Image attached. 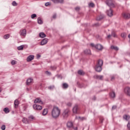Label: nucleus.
<instances>
[{"mask_svg": "<svg viewBox=\"0 0 130 130\" xmlns=\"http://www.w3.org/2000/svg\"><path fill=\"white\" fill-rule=\"evenodd\" d=\"M60 114V109L57 107H54L51 111V115L53 118H57Z\"/></svg>", "mask_w": 130, "mask_h": 130, "instance_id": "nucleus-1", "label": "nucleus"}, {"mask_svg": "<svg viewBox=\"0 0 130 130\" xmlns=\"http://www.w3.org/2000/svg\"><path fill=\"white\" fill-rule=\"evenodd\" d=\"M102 66H103V60L101 59L99 60L98 61V63L95 67V70L96 72H101L102 71Z\"/></svg>", "mask_w": 130, "mask_h": 130, "instance_id": "nucleus-2", "label": "nucleus"}, {"mask_svg": "<svg viewBox=\"0 0 130 130\" xmlns=\"http://www.w3.org/2000/svg\"><path fill=\"white\" fill-rule=\"evenodd\" d=\"M90 46H91L92 47H94L96 49H98V50H102L103 49V46H102V45H101V44H98L95 46L94 44L91 43L90 44Z\"/></svg>", "mask_w": 130, "mask_h": 130, "instance_id": "nucleus-3", "label": "nucleus"}, {"mask_svg": "<svg viewBox=\"0 0 130 130\" xmlns=\"http://www.w3.org/2000/svg\"><path fill=\"white\" fill-rule=\"evenodd\" d=\"M69 113H70V110L67 109L64 110L62 115L64 118H67L69 116Z\"/></svg>", "mask_w": 130, "mask_h": 130, "instance_id": "nucleus-4", "label": "nucleus"}, {"mask_svg": "<svg viewBox=\"0 0 130 130\" xmlns=\"http://www.w3.org/2000/svg\"><path fill=\"white\" fill-rule=\"evenodd\" d=\"M107 5L110 7V8H114V2L112 0H108L106 1Z\"/></svg>", "mask_w": 130, "mask_h": 130, "instance_id": "nucleus-5", "label": "nucleus"}, {"mask_svg": "<svg viewBox=\"0 0 130 130\" xmlns=\"http://www.w3.org/2000/svg\"><path fill=\"white\" fill-rule=\"evenodd\" d=\"M33 108L36 110H41L42 109V106L39 105H34Z\"/></svg>", "mask_w": 130, "mask_h": 130, "instance_id": "nucleus-6", "label": "nucleus"}, {"mask_svg": "<svg viewBox=\"0 0 130 130\" xmlns=\"http://www.w3.org/2000/svg\"><path fill=\"white\" fill-rule=\"evenodd\" d=\"M79 110V107L78 106V105H75V106L74 107L73 109V112L74 114H77L78 113V111Z\"/></svg>", "mask_w": 130, "mask_h": 130, "instance_id": "nucleus-7", "label": "nucleus"}, {"mask_svg": "<svg viewBox=\"0 0 130 130\" xmlns=\"http://www.w3.org/2000/svg\"><path fill=\"white\" fill-rule=\"evenodd\" d=\"M19 34L21 36H26V31L25 29H21L20 31Z\"/></svg>", "mask_w": 130, "mask_h": 130, "instance_id": "nucleus-8", "label": "nucleus"}, {"mask_svg": "<svg viewBox=\"0 0 130 130\" xmlns=\"http://www.w3.org/2000/svg\"><path fill=\"white\" fill-rule=\"evenodd\" d=\"M124 93L126 94V95L130 96V88L128 87H125L124 89Z\"/></svg>", "mask_w": 130, "mask_h": 130, "instance_id": "nucleus-9", "label": "nucleus"}, {"mask_svg": "<svg viewBox=\"0 0 130 130\" xmlns=\"http://www.w3.org/2000/svg\"><path fill=\"white\" fill-rule=\"evenodd\" d=\"M107 14L109 17H112L113 16V11L111 9L107 10Z\"/></svg>", "mask_w": 130, "mask_h": 130, "instance_id": "nucleus-10", "label": "nucleus"}, {"mask_svg": "<svg viewBox=\"0 0 130 130\" xmlns=\"http://www.w3.org/2000/svg\"><path fill=\"white\" fill-rule=\"evenodd\" d=\"M31 84H33V79L32 78L28 79L26 81V85H27V86H29Z\"/></svg>", "mask_w": 130, "mask_h": 130, "instance_id": "nucleus-11", "label": "nucleus"}, {"mask_svg": "<svg viewBox=\"0 0 130 130\" xmlns=\"http://www.w3.org/2000/svg\"><path fill=\"white\" fill-rule=\"evenodd\" d=\"M48 42V39L45 38L42 40L41 42V45H45Z\"/></svg>", "mask_w": 130, "mask_h": 130, "instance_id": "nucleus-12", "label": "nucleus"}, {"mask_svg": "<svg viewBox=\"0 0 130 130\" xmlns=\"http://www.w3.org/2000/svg\"><path fill=\"white\" fill-rule=\"evenodd\" d=\"M122 16L124 19H129L130 18V14L128 13H123Z\"/></svg>", "mask_w": 130, "mask_h": 130, "instance_id": "nucleus-13", "label": "nucleus"}, {"mask_svg": "<svg viewBox=\"0 0 130 130\" xmlns=\"http://www.w3.org/2000/svg\"><path fill=\"white\" fill-rule=\"evenodd\" d=\"M54 4L62 3H63V0H51Z\"/></svg>", "mask_w": 130, "mask_h": 130, "instance_id": "nucleus-14", "label": "nucleus"}, {"mask_svg": "<svg viewBox=\"0 0 130 130\" xmlns=\"http://www.w3.org/2000/svg\"><path fill=\"white\" fill-rule=\"evenodd\" d=\"M111 36H113V37H117V36L116 35V34H115V31H113L112 32V35H108L107 38L109 39L110 38V37H111Z\"/></svg>", "mask_w": 130, "mask_h": 130, "instance_id": "nucleus-15", "label": "nucleus"}, {"mask_svg": "<svg viewBox=\"0 0 130 130\" xmlns=\"http://www.w3.org/2000/svg\"><path fill=\"white\" fill-rule=\"evenodd\" d=\"M34 59V56L33 55H29L27 58V61H31V60H33Z\"/></svg>", "mask_w": 130, "mask_h": 130, "instance_id": "nucleus-16", "label": "nucleus"}, {"mask_svg": "<svg viewBox=\"0 0 130 130\" xmlns=\"http://www.w3.org/2000/svg\"><path fill=\"white\" fill-rule=\"evenodd\" d=\"M35 103H39L40 104H42L43 102L41 101V100L40 99H36L35 100Z\"/></svg>", "mask_w": 130, "mask_h": 130, "instance_id": "nucleus-17", "label": "nucleus"}, {"mask_svg": "<svg viewBox=\"0 0 130 130\" xmlns=\"http://www.w3.org/2000/svg\"><path fill=\"white\" fill-rule=\"evenodd\" d=\"M15 108H18V105H19V101L16 100L14 102Z\"/></svg>", "mask_w": 130, "mask_h": 130, "instance_id": "nucleus-18", "label": "nucleus"}, {"mask_svg": "<svg viewBox=\"0 0 130 130\" xmlns=\"http://www.w3.org/2000/svg\"><path fill=\"white\" fill-rule=\"evenodd\" d=\"M39 36L41 37V38H44V37H46V35L45 34H44V32H40Z\"/></svg>", "mask_w": 130, "mask_h": 130, "instance_id": "nucleus-19", "label": "nucleus"}, {"mask_svg": "<svg viewBox=\"0 0 130 130\" xmlns=\"http://www.w3.org/2000/svg\"><path fill=\"white\" fill-rule=\"evenodd\" d=\"M110 96L111 97V98H114L115 97V92L114 91H112L110 93Z\"/></svg>", "mask_w": 130, "mask_h": 130, "instance_id": "nucleus-20", "label": "nucleus"}, {"mask_svg": "<svg viewBox=\"0 0 130 130\" xmlns=\"http://www.w3.org/2000/svg\"><path fill=\"white\" fill-rule=\"evenodd\" d=\"M78 73L79 75H80L81 76H84V75H85V72H84V71H83L82 70L78 71Z\"/></svg>", "mask_w": 130, "mask_h": 130, "instance_id": "nucleus-21", "label": "nucleus"}, {"mask_svg": "<svg viewBox=\"0 0 130 130\" xmlns=\"http://www.w3.org/2000/svg\"><path fill=\"white\" fill-rule=\"evenodd\" d=\"M84 53L85 54H91V50L90 49H86L84 51Z\"/></svg>", "mask_w": 130, "mask_h": 130, "instance_id": "nucleus-22", "label": "nucleus"}, {"mask_svg": "<svg viewBox=\"0 0 130 130\" xmlns=\"http://www.w3.org/2000/svg\"><path fill=\"white\" fill-rule=\"evenodd\" d=\"M124 119H125V120H128L130 118V116L128 115H125L123 116Z\"/></svg>", "mask_w": 130, "mask_h": 130, "instance_id": "nucleus-23", "label": "nucleus"}, {"mask_svg": "<svg viewBox=\"0 0 130 130\" xmlns=\"http://www.w3.org/2000/svg\"><path fill=\"white\" fill-rule=\"evenodd\" d=\"M48 112V109H45L43 112V115H46Z\"/></svg>", "mask_w": 130, "mask_h": 130, "instance_id": "nucleus-24", "label": "nucleus"}, {"mask_svg": "<svg viewBox=\"0 0 130 130\" xmlns=\"http://www.w3.org/2000/svg\"><path fill=\"white\" fill-rule=\"evenodd\" d=\"M68 87H69V85L67 83H63L62 88L63 89H67Z\"/></svg>", "mask_w": 130, "mask_h": 130, "instance_id": "nucleus-25", "label": "nucleus"}, {"mask_svg": "<svg viewBox=\"0 0 130 130\" xmlns=\"http://www.w3.org/2000/svg\"><path fill=\"white\" fill-rule=\"evenodd\" d=\"M76 119H80V120H86V118L84 117H76Z\"/></svg>", "mask_w": 130, "mask_h": 130, "instance_id": "nucleus-26", "label": "nucleus"}, {"mask_svg": "<svg viewBox=\"0 0 130 130\" xmlns=\"http://www.w3.org/2000/svg\"><path fill=\"white\" fill-rule=\"evenodd\" d=\"M67 126L68 127H73V122H68V123H67Z\"/></svg>", "mask_w": 130, "mask_h": 130, "instance_id": "nucleus-27", "label": "nucleus"}, {"mask_svg": "<svg viewBox=\"0 0 130 130\" xmlns=\"http://www.w3.org/2000/svg\"><path fill=\"white\" fill-rule=\"evenodd\" d=\"M111 49H114V50H116V51H117V50H118V48L116 46H111Z\"/></svg>", "mask_w": 130, "mask_h": 130, "instance_id": "nucleus-28", "label": "nucleus"}, {"mask_svg": "<svg viewBox=\"0 0 130 130\" xmlns=\"http://www.w3.org/2000/svg\"><path fill=\"white\" fill-rule=\"evenodd\" d=\"M4 112H5V113H9V112H10V110L8 108H5L4 109Z\"/></svg>", "mask_w": 130, "mask_h": 130, "instance_id": "nucleus-29", "label": "nucleus"}, {"mask_svg": "<svg viewBox=\"0 0 130 130\" xmlns=\"http://www.w3.org/2000/svg\"><path fill=\"white\" fill-rule=\"evenodd\" d=\"M22 122H23V123H26V124L28 123V120L26 118H23L22 119Z\"/></svg>", "mask_w": 130, "mask_h": 130, "instance_id": "nucleus-30", "label": "nucleus"}, {"mask_svg": "<svg viewBox=\"0 0 130 130\" xmlns=\"http://www.w3.org/2000/svg\"><path fill=\"white\" fill-rule=\"evenodd\" d=\"M37 20L38 24H42V23H43L40 17H39Z\"/></svg>", "mask_w": 130, "mask_h": 130, "instance_id": "nucleus-31", "label": "nucleus"}, {"mask_svg": "<svg viewBox=\"0 0 130 130\" xmlns=\"http://www.w3.org/2000/svg\"><path fill=\"white\" fill-rule=\"evenodd\" d=\"M23 48H24V45H21L17 47V49L18 50H23Z\"/></svg>", "mask_w": 130, "mask_h": 130, "instance_id": "nucleus-32", "label": "nucleus"}, {"mask_svg": "<svg viewBox=\"0 0 130 130\" xmlns=\"http://www.w3.org/2000/svg\"><path fill=\"white\" fill-rule=\"evenodd\" d=\"M121 37L122 38H125L126 37V34H125V33H122L121 34Z\"/></svg>", "mask_w": 130, "mask_h": 130, "instance_id": "nucleus-33", "label": "nucleus"}, {"mask_svg": "<svg viewBox=\"0 0 130 130\" xmlns=\"http://www.w3.org/2000/svg\"><path fill=\"white\" fill-rule=\"evenodd\" d=\"M55 87L54 85H51L48 87V89L49 90H53L54 89Z\"/></svg>", "mask_w": 130, "mask_h": 130, "instance_id": "nucleus-34", "label": "nucleus"}, {"mask_svg": "<svg viewBox=\"0 0 130 130\" xmlns=\"http://www.w3.org/2000/svg\"><path fill=\"white\" fill-rule=\"evenodd\" d=\"M4 39H9L10 38V35H6L4 37Z\"/></svg>", "mask_w": 130, "mask_h": 130, "instance_id": "nucleus-35", "label": "nucleus"}, {"mask_svg": "<svg viewBox=\"0 0 130 130\" xmlns=\"http://www.w3.org/2000/svg\"><path fill=\"white\" fill-rule=\"evenodd\" d=\"M97 79H99V80H103V76H96Z\"/></svg>", "mask_w": 130, "mask_h": 130, "instance_id": "nucleus-36", "label": "nucleus"}, {"mask_svg": "<svg viewBox=\"0 0 130 130\" xmlns=\"http://www.w3.org/2000/svg\"><path fill=\"white\" fill-rule=\"evenodd\" d=\"M89 7H91V8H94L95 7V5L93 3H91L89 4Z\"/></svg>", "mask_w": 130, "mask_h": 130, "instance_id": "nucleus-37", "label": "nucleus"}, {"mask_svg": "<svg viewBox=\"0 0 130 130\" xmlns=\"http://www.w3.org/2000/svg\"><path fill=\"white\" fill-rule=\"evenodd\" d=\"M17 63V61L15 60H13L11 61V64L14 66V64H16Z\"/></svg>", "mask_w": 130, "mask_h": 130, "instance_id": "nucleus-38", "label": "nucleus"}, {"mask_svg": "<svg viewBox=\"0 0 130 130\" xmlns=\"http://www.w3.org/2000/svg\"><path fill=\"white\" fill-rule=\"evenodd\" d=\"M51 3L49 2H47L45 4V7H48V6H51Z\"/></svg>", "mask_w": 130, "mask_h": 130, "instance_id": "nucleus-39", "label": "nucleus"}, {"mask_svg": "<svg viewBox=\"0 0 130 130\" xmlns=\"http://www.w3.org/2000/svg\"><path fill=\"white\" fill-rule=\"evenodd\" d=\"M28 118H29V120H33L34 119H35V118L33 116H29L28 117Z\"/></svg>", "mask_w": 130, "mask_h": 130, "instance_id": "nucleus-40", "label": "nucleus"}, {"mask_svg": "<svg viewBox=\"0 0 130 130\" xmlns=\"http://www.w3.org/2000/svg\"><path fill=\"white\" fill-rule=\"evenodd\" d=\"M37 17V15H36V14H34L31 15V19H34V18H36Z\"/></svg>", "mask_w": 130, "mask_h": 130, "instance_id": "nucleus-41", "label": "nucleus"}, {"mask_svg": "<svg viewBox=\"0 0 130 130\" xmlns=\"http://www.w3.org/2000/svg\"><path fill=\"white\" fill-rule=\"evenodd\" d=\"M17 4L16 2L14 1L13 3H12V6H14V7H16L17 6Z\"/></svg>", "mask_w": 130, "mask_h": 130, "instance_id": "nucleus-42", "label": "nucleus"}, {"mask_svg": "<svg viewBox=\"0 0 130 130\" xmlns=\"http://www.w3.org/2000/svg\"><path fill=\"white\" fill-rule=\"evenodd\" d=\"M1 128L3 130L6 129V126L5 125H2V127H1Z\"/></svg>", "mask_w": 130, "mask_h": 130, "instance_id": "nucleus-43", "label": "nucleus"}, {"mask_svg": "<svg viewBox=\"0 0 130 130\" xmlns=\"http://www.w3.org/2000/svg\"><path fill=\"white\" fill-rule=\"evenodd\" d=\"M102 17H97L96 18V20H98V21H100V20H101L102 19Z\"/></svg>", "mask_w": 130, "mask_h": 130, "instance_id": "nucleus-44", "label": "nucleus"}, {"mask_svg": "<svg viewBox=\"0 0 130 130\" xmlns=\"http://www.w3.org/2000/svg\"><path fill=\"white\" fill-rule=\"evenodd\" d=\"M67 106H69V107L72 106V103H67Z\"/></svg>", "mask_w": 130, "mask_h": 130, "instance_id": "nucleus-45", "label": "nucleus"}, {"mask_svg": "<svg viewBox=\"0 0 130 130\" xmlns=\"http://www.w3.org/2000/svg\"><path fill=\"white\" fill-rule=\"evenodd\" d=\"M45 74H46L47 75H50V73L48 71H46Z\"/></svg>", "mask_w": 130, "mask_h": 130, "instance_id": "nucleus-46", "label": "nucleus"}, {"mask_svg": "<svg viewBox=\"0 0 130 130\" xmlns=\"http://www.w3.org/2000/svg\"><path fill=\"white\" fill-rule=\"evenodd\" d=\"M55 18H56V14H54L53 16V18L55 19Z\"/></svg>", "mask_w": 130, "mask_h": 130, "instance_id": "nucleus-47", "label": "nucleus"}, {"mask_svg": "<svg viewBox=\"0 0 130 130\" xmlns=\"http://www.w3.org/2000/svg\"><path fill=\"white\" fill-rule=\"evenodd\" d=\"M76 11H79L80 10V8L79 7L75 8Z\"/></svg>", "mask_w": 130, "mask_h": 130, "instance_id": "nucleus-48", "label": "nucleus"}, {"mask_svg": "<svg viewBox=\"0 0 130 130\" xmlns=\"http://www.w3.org/2000/svg\"><path fill=\"white\" fill-rule=\"evenodd\" d=\"M116 109V106H114L112 107V109Z\"/></svg>", "mask_w": 130, "mask_h": 130, "instance_id": "nucleus-49", "label": "nucleus"}, {"mask_svg": "<svg viewBox=\"0 0 130 130\" xmlns=\"http://www.w3.org/2000/svg\"><path fill=\"white\" fill-rule=\"evenodd\" d=\"M52 70H56V67H52Z\"/></svg>", "mask_w": 130, "mask_h": 130, "instance_id": "nucleus-50", "label": "nucleus"}, {"mask_svg": "<svg viewBox=\"0 0 130 130\" xmlns=\"http://www.w3.org/2000/svg\"><path fill=\"white\" fill-rule=\"evenodd\" d=\"M114 79V77H112V78H111V80H113Z\"/></svg>", "mask_w": 130, "mask_h": 130, "instance_id": "nucleus-51", "label": "nucleus"}, {"mask_svg": "<svg viewBox=\"0 0 130 130\" xmlns=\"http://www.w3.org/2000/svg\"><path fill=\"white\" fill-rule=\"evenodd\" d=\"M75 130H78V127H76L75 128Z\"/></svg>", "mask_w": 130, "mask_h": 130, "instance_id": "nucleus-52", "label": "nucleus"}, {"mask_svg": "<svg viewBox=\"0 0 130 130\" xmlns=\"http://www.w3.org/2000/svg\"><path fill=\"white\" fill-rule=\"evenodd\" d=\"M1 92H2V88H0V93H1Z\"/></svg>", "mask_w": 130, "mask_h": 130, "instance_id": "nucleus-53", "label": "nucleus"}, {"mask_svg": "<svg viewBox=\"0 0 130 130\" xmlns=\"http://www.w3.org/2000/svg\"><path fill=\"white\" fill-rule=\"evenodd\" d=\"M103 119H102V120L101 121V122H103Z\"/></svg>", "mask_w": 130, "mask_h": 130, "instance_id": "nucleus-54", "label": "nucleus"}]
</instances>
